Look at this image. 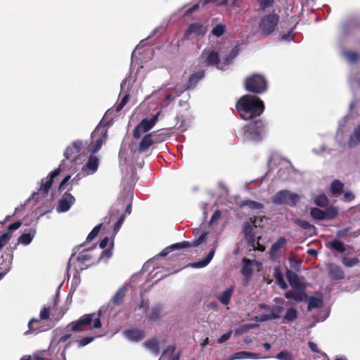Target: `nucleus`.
<instances>
[{
	"label": "nucleus",
	"instance_id": "obj_18",
	"mask_svg": "<svg viewBox=\"0 0 360 360\" xmlns=\"http://www.w3.org/2000/svg\"><path fill=\"white\" fill-rule=\"evenodd\" d=\"M98 165V158L94 155H91L86 163L82 167V174L84 176H89L94 174L96 172Z\"/></svg>",
	"mask_w": 360,
	"mask_h": 360
},
{
	"label": "nucleus",
	"instance_id": "obj_42",
	"mask_svg": "<svg viewBox=\"0 0 360 360\" xmlns=\"http://www.w3.org/2000/svg\"><path fill=\"white\" fill-rule=\"evenodd\" d=\"M6 259L5 263V269L0 273V279L3 278L4 276L11 270L12 266V257L10 255H6Z\"/></svg>",
	"mask_w": 360,
	"mask_h": 360
},
{
	"label": "nucleus",
	"instance_id": "obj_58",
	"mask_svg": "<svg viewBox=\"0 0 360 360\" xmlns=\"http://www.w3.org/2000/svg\"><path fill=\"white\" fill-rule=\"evenodd\" d=\"M355 196L351 191H346L343 195V200L345 202H351L354 199Z\"/></svg>",
	"mask_w": 360,
	"mask_h": 360
},
{
	"label": "nucleus",
	"instance_id": "obj_46",
	"mask_svg": "<svg viewBox=\"0 0 360 360\" xmlns=\"http://www.w3.org/2000/svg\"><path fill=\"white\" fill-rule=\"evenodd\" d=\"M101 226H102V224H100L96 226L93 229V230L89 233V234L86 237V241L87 242H89V241L92 240L93 239H94L97 236V235L98 234V233L100 231Z\"/></svg>",
	"mask_w": 360,
	"mask_h": 360
},
{
	"label": "nucleus",
	"instance_id": "obj_1",
	"mask_svg": "<svg viewBox=\"0 0 360 360\" xmlns=\"http://www.w3.org/2000/svg\"><path fill=\"white\" fill-rule=\"evenodd\" d=\"M236 108L242 119L248 120L259 116L264 110V105L259 98L245 95L238 101Z\"/></svg>",
	"mask_w": 360,
	"mask_h": 360
},
{
	"label": "nucleus",
	"instance_id": "obj_11",
	"mask_svg": "<svg viewBox=\"0 0 360 360\" xmlns=\"http://www.w3.org/2000/svg\"><path fill=\"white\" fill-rule=\"evenodd\" d=\"M161 111L159 110L156 114L152 115L150 118H145L137 125L134 131V137L139 139L143 133L150 130L156 124Z\"/></svg>",
	"mask_w": 360,
	"mask_h": 360
},
{
	"label": "nucleus",
	"instance_id": "obj_63",
	"mask_svg": "<svg viewBox=\"0 0 360 360\" xmlns=\"http://www.w3.org/2000/svg\"><path fill=\"white\" fill-rule=\"evenodd\" d=\"M200 8V4L199 3L198 4H195V5H193V6H191L190 8H188L186 13H185V15H191V13H193V12H195L196 11L199 10Z\"/></svg>",
	"mask_w": 360,
	"mask_h": 360
},
{
	"label": "nucleus",
	"instance_id": "obj_7",
	"mask_svg": "<svg viewBox=\"0 0 360 360\" xmlns=\"http://www.w3.org/2000/svg\"><path fill=\"white\" fill-rule=\"evenodd\" d=\"M245 88L248 91L262 94L266 91L267 89V83L262 75L255 74L248 77L245 79Z\"/></svg>",
	"mask_w": 360,
	"mask_h": 360
},
{
	"label": "nucleus",
	"instance_id": "obj_6",
	"mask_svg": "<svg viewBox=\"0 0 360 360\" xmlns=\"http://www.w3.org/2000/svg\"><path fill=\"white\" fill-rule=\"evenodd\" d=\"M262 220V217H255L254 220L250 218V221L246 222L243 226V231L249 243L254 249H257L262 252L265 250V247L259 244V238H257V240H255V238L252 233V229L253 227H257L258 226H260Z\"/></svg>",
	"mask_w": 360,
	"mask_h": 360
},
{
	"label": "nucleus",
	"instance_id": "obj_34",
	"mask_svg": "<svg viewBox=\"0 0 360 360\" xmlns=\"http://www.w3.org/2000/svg\"><path fill=\"white\" fill-rule=\"evenodd\" d=\"M297 317V312L295 309L290 307L287 309L285 315L283 316L282 323H288L295 321Z\"/></svg>",
	"mask_w": 360,
	"mask_h": 360
},
{
	"label": "nucleus",
	"instance_id": "obj_57",
	"mask_svg": "<svg viewBox=\"0 0 360 360\" xmlns=\"http://www.w3.org/2000/svg\"><path fill=\"white\" fill-rule=\"evenodd\" d=\"M112 252L110 250H103L98 258V261L101 260L104 257L108 259L112 256Z\"/></svg>",
	"mask_w": 360,
	"mask_h": 360
},
{
	"label": "nucleus",
	"instance_id": "obj_32",
	"mask_svg": "<svg viewBox=\"0 0 360 360\" xmlns=\"http://www.w3.org/2000/svg\"><path fill=\"white\" fill-rule=\"evenodd\" d=\"M146 348L150 350L154 354H159L160 347H159V342L156 338H152L146 341L143 343Z\"/></svg>",
	"mask_w": 360,
	"mask_h": 360
},
{
	"label": "nucleus",
	"instance_id": "obj_17",
	"mask_svg": "<svg viewBox=\"0 0 360 360\" xmlns=\"http://www.w3.org/2000/svg\"><path fill=\"white\" fill-rule=\"evenodd\" d=\"M82 142L81 141H75L69 145L65 152L64 156L66 159L75 161L79 156V152L82 147Z\"/></svg>",
	"mask_w": 360,
	"mask_h": 360
},
{
	"label": "nucleus",
	"instance_id": "obj_55",
	"mask_svg": "<svg viewBox=\"0 0 360 360\" xmlns=\"http://www.w3.org/2000/svg\"><path fill=\"white\" fill-rule=\"evenodd\" d=\"M124 218H125V215L122 214L120 217L118 221L116 222V224H115V226H114V232H115V233H117L119 231L120 227L122 226V224H123Z\"/></svg>",
	"mask_w": 360,
	"mask_h": 360
},
{
	"label": "nucleus",
	"instance_id": "obj_27",
	"mask_svg": "<svg viewBox=\"0 0 360 360\" xmlns=\"http://www.w3.org/2000/svg\"><path fill=\"white\" fill-rule=\"evenodd\" d=\"M155 133L148 134L141 140L139 150L140 152H144L148 149V148L155 142V141L153 139Z\"/></svg>",
	"mask_w": 360,
	"mask_h": 360
},
{
	"label": "nucleus",
	"instance_id": "obj_39",
	"mask_svg": "<svg viewBox=\"0 0 360 360\" xmlns=\"http://www.w3.org/2000/svg\"><path fill=\"white\" fill-rule=\"evenodd\" d=\"M328 247L336 250L338 252H343L345 250L344 243L338 240H334L330 243H328Z\"/></svg>",
	"mask_w": 360,
	"mask_h": 360
},
{
	"label": "nucleus",
	"instance_id": "obj_23",
	"mask_svg": "<svg viewBox=\"0 0 360 360\" xmlns=\"http://www.w3.org/2000/svg\"><path fill=\"white\" fill-rule=\"evenodd\" d=\"M328 270L329 276L333 280H340L344 278L345 274L342 269L334 264H330L328 265Z\"/></svg>",
	"mask_w": 360,
	"mask_h": 360
},
{
	"label": "nucleus",
	"instance_id": "obj_61",
	"mask_svg": "<svg viewBox=\"0 0 360 360\" xmlns=\"http://www.w3.org/2000/svg\"><path fill=\"white\" fill-rule=\"evenodd\" d=\"M293 36V28L291 29L287 34L281 36V39L283 41H290L292 39Z\"/></svg>",
	"mask_w": 360,
	"mask_h": 360
},
{
	"label": "nucleus",
	"instance_id": "obj_16",
	"mask_svg": "<svg viewBox=\"0 0 360 360\" xmlns=\"http://www.w3.org/2000/svg\"><path fill=\"white\" fill-rule=\"evenodd\" d=\"M75 197L69 192H65L58 200L56 211L58 213L68 212L71 206L75 203Z\"/></svg>",
	"mask_w": 360,
	"mask_h": 360
},
{
	"label": "nucleus",
	"instance_id": "obj_53",
	"mask_svg": "<svg viewBox=\"0 0 360 360\" xmlns=\"http://www.w3.org/2000/svg\"><path fill=\"white\" fill-rule=\"evenodd\" d=\"M94 339H95L94 337H86V338H84L81 339L79 341V347L86 346L88 344L91 343V342H93L94 340Z\"/></svg>",
	"mask_w": 360,
	"mask_h": 360
},
{
	"label": "nucleus",
	"instance_id": "obj_60",
	"mask_svg": "<svg viewBox=\"0 0 360 360\" xmlns=\"http://www.w3.org/2000/svg\"><path fill=\"white\" fill-rule=\"evenodd\" d=\"M160 313V307H155L153 308L150 318L152 319H156Z\"/></svg>",
	"mask_w": 360,
	"mask_h": 360
},
{
	"label": "nucleus",
	"instance_id": "obj_3",
	"mask_svg": "<svg viewBox=\"0 0 360 360\" xmlns=\"http://www.w3.org/2000/svg\"><path fill=\"white\" fill-rule=\"evenodd\" d=\"M101 310L98 314H84L76 321L72 322L68 325L67 328L74 332H81L84 330V326L89 325L92 321L94 325L92 328H100L102 326L100 315Z\"/></svg>",
	"mask_w": 360,
	"mask_h": 360
},
{
	"label": "nucleus",
	"instance_id": "obj_41",
	"mask_svg": "<svg viewBox=\"0 0 360 360\" xmlns=\"http://www.w3.org/2000/svg\"><path fill=\"white\" fill-rule=\"evenodd\" d=\"M311 217L315 219L326 220V215L323 210L314 207L311 210Z\"/></svg>",
	"mask_w": 360,
	"mask_h": 360
},
{
	"label": "nucleus",
	"instance_id": "obj_38",
	"mask_svg": "<svg viewBox=\"0 0 360 360\" xmlns=\"http://www.w3.org/2000/svg\"><path fill=\"white\" fill-rule=\"evenodd\" d=\"M285 243L286 240L284 238H280L276 243H274L271 248V257H274L277 252L285 245Z\"/></svg>",
	"mask_w": 360,
	"mask_h": 360
},
{
	"label": "nucleus",
	"instance_id": "obj_37",
	"mask_svg": "<svg viewBox=\"0 0 360 360\" xmlns=\"http://www.w3.org/2000/svg\"><path fill=\"white\" fill-rule=\"evenodd\" d=\"M323 304L322 298L320 297H310L308 299V310H311L314 308H320Z\"/></svg>",
	"mask_w": 360,
	"mask_h": 360
},
{
	"label": "nucleus",
	"instance_id": "obj_52",
	"mask_svg": "<svg viewBox=\"0 0 360 360\" xmlns=\"http://www.w3.org/2000/svg\"><path fill=\"white\" fill-rule=\"evenodd\" d=\"M246 205L249 206V207L255 210H259L263 207V205L262 203L249 200L246 202Z\"/></svg>",
	"mask_w": 360,
	"mask_h": 360
},
{
	"label": "nucleus",
	"instance_id": "obj_24",
	"mask_svg": "<svg viewBox=\"0 0 360 360\" xmlns=\"http://www.w3.org/2000/svg\"><path fill=\"white\" fill-rule=\"evenodd\" d=\"M286 276L292 288L304 289L298 276L292 271L288 270Z\"/></svg>",
	"mask_w": 360,
	"mask_h": 360
},
{
	"label": "nucleus",
	"instance_id": "obj_59",
	"mask_svg": "<svg viewBox=\"0 0 360 360\" xmlns=\"http://www.w3.org/2000/svg\"><path fill=\"white\" fill-rule=\"evenodd\" d=\"M221 212L218 210H217L212 214L211 219H210V224H214L220 217H221Z\"/></svg>",
	"mask_w": 360,
	"mask_h": 360
},
{
	"label": "nucleus",
	"instance_id": "obj_50",
	"mask_svg": "<svg viewBox=\"0 0 360 360\" xmlns=\"http://www.w3.org/2000/svg\"><path fill=\"white\" fill-rule=\"evenodd\" d=\"M225 31L224 26L221 25H218L214 27L212 31V34L215 36L220 37L224 34Z\"/></svg>",
	"mask_w": 360,
	"mask_h": 360
},
{
	"label": "nucleus",
	"instance_id": "obj_33",
	"mask_svg": "<svg viewBox=\"0 0 360 360\" xmlns=\"http://www.w3.org/2000/svg\"><path fill=\"white\" fill-rule=\"evenodd\" d=\"M203 77H204L203 71H198V72L194 73L192 75H191L186 89L194 88L195 86V85L197 84V83L201 79H202Z\"/></svg>",
	"mask_w": 360,
	"mask_h": 360
},
{
	"label": "nucleus",
	"instance_id": "obj_20",
	"mask_svg": "<svg viewBox=\"0 0 360 360\" xmlns=\"http://www.w3.org/2000/svg\"><path fill=\"white\" fill-rule=\"evenodd\" d=\"M175 345L167 346L162 352L159 360H179L180 352L174 354Z\"/></svg>",
	"mask_w": 360,
	"mask_h": 360
},
{
	"label": "nucleus",
	"instance_id": "obj_49",
	"mask_svg": "<svg viewBox=\"0 0 360 360\" xmlns=\"http://www.w3.org/2000/svg\"><path fill=\"white\" fill-rule=\"evenodd\" d=\"M342 262L346 266L352 267L358 263V259L356 258L343 257Z\"/></svg>",
	"mask_w": 360,
	"mask_h": 360
},
{
	"label": "nucleus",
	"instance_id": "obj_35",
	"mask_svg": "<svg viewBox=\"0 0 360 360\" xmlns=\"http://www.w3.org/2000/svg\"><path fill=\"white\" fill-rule=\"evenodd\" d=\"M344 184L339 180H334L330 185V191L334 195H339L343 191Z\"/></svg>",
	"mask_w": 360,
	"mask_h": 360
},
{
	"label": "nucleus",
	"instance_id": "obj_29",
	"mask_svg": "<svg viewBox=\"0 0 360 360\" xmlns=\"http://www.w3.org/2000/svg\"><path fill=\"white\" fill-rule=\"evenodd\" d=\"M256 263L255 260H250L247 258L243 259V268L241 269L242 274L248 279L252 274V264Z\"/></svg>",
	"mask_w": 360,
	"mask_h": 360
},
{
	"label": "nucleus",
	"instance_id": "obj_14",
	"mask_svg": "<svg viewBox=\"0 0 360 360\" xmlns=\"http://www.w3.org/2000/svg\"><path fill=\"white\" fill-rule=\"evenodd\" d=\"M279 20V16L276 13H271L263 17L259 22V28L264 34H269L274 30Z\"/></svg>",
	"mask_w": 360,
	"mask_h": 360
},
{
	"label": "nucleus",
	"instance_id": "obj_26",
	"mask_svg": "<svg viewBox=\"0 0 360 360\" xmlns=\"http://www.w3.org/2000/svg\"><path fill=\"white\" fill-rule=\"evenodd\" d=\"M215 250H216V245H214L210 250V252L208 253V255H207V257L205 259H203L200 261H198L197 262L191 263L190 264V266L193 268H197V269L203 268V267L206 266L207 265H208V264L212 259V258L214 255V253H215Z\"/></svg>",
	"mask_w": 360,
	"mask_h": 360
},
{
	"label": "nucleus",
	"instance_id": "obj_22",
	"mask_svg": "<svg viewBox=\"0 0 360 360\" xmlns=\"http://www.w3.org/2000/svg\"><path fill=\"white\" fill-rule=\"evenodd\" d=\"M205 31L206 28L203 25L200 23H193L188 27L184 35L186 38H188L191 34H203L205 32Z\"/></svg>",
	"mask_w": 360,
	"mask_h": 360
},
{
	"label": "nucleus",
	"instance_id": "obj_5",
	"mask_svg": "<svg viewBox=\"0 0 360 360\" xmlns=\"http://www.w3.org/2000/svg\"><path fill=\"white\" fill-rule=\"evenodd\" d=\"M283 309L282 306L274 305L272 307L266 304L259 305V315L256 316L254 320L257 322H264L270 320L278 319Z\"/></svg>",
	"mask_w": 360,
	"mask_h": 360
},
{
	"label": "nucleus",
	"instance_id": "obj_64",
	"mask_svg": "<svg viewBox=\"0 0 360 360\" xmlns=\"http://www.w3.org/2000/svg\"><path fill=\"white\" fill-rule=\"evenodd\" d=\"M21 226V222L20 221H15L11 224H10L8 226V232H11V231H13L15 230H17L18 229H19Z\"/></svg>",
	"mask_w": 360,
	"mask_h": 360
},
{
	"label": "nucleus",
	"instance_id": "obj_45",
	"mask_svg": "<svg viewBox=\"0 0 360 360\" xmlns=\"http://www.w3.org/2000/svg\"><path fill=\"white\" fill-rule=\"evenodd\" d=\"M324 213L326 215V220H329L337 216L338 212L336 207H332L325 210Z\"/></svg>",
	"mask_w": 360,
	"mask_h": 360
},
{
	"label": "nucleus",
	"instance_id": "obj_2",
	"mask_svg": "<svg viewBox=\"0 0 360 360\" xmlns=\"http://www.w3.org/2000/svg\"><path fill=\"white\" fill-rule=\"evenodd\" d=\"M96 245L89 248H84L83 245L75 247L68 263V271L73 267L76 271L86 269L88 264L95 258Z\"/></svg>",
	"mask_w": 360,
	"mask_h": 360
},
{
	"label": "nucleus",
	"instance_id": "obj_9",
	"mask_svg": "<svg viewBox=\"0 0 360 360\" xmlns=\"http://www.w3.org/2000/svg\"><path fill=\"white\" fill-rule=\"evenodd\" d=\"M300 199L297 194L283 190L278 192L272 198V202L276 205H288L293 207L299 202Z\"/></svg>",
	"mask_w": 360,
	"mask_h": 360
},
{
	"label": "nucleus",
	"instance_id": "obj_43",
	"mask_svg": "<svg viewBox=\"0 0 360 360\" xmlns=\"http://www.w3.org/2000/svg\"><path fill=\"white\" fill-rule=\"evenodd\" d=\"M276 358L278 360H293L292 354L288 351H281L276 356Z\"/></svg>",
	"mask_w": 360,
	"mask_h": 360
},
{
	"label": "nucleus",
	"instance_id": "obj_36",
	"mask_svg": "<svg viewBox=\"0 0 360 360\" xmlns=\"http://www.w3.org/2000/svg\"><path fill=\"white\" fill-rule=\"evenodd\" d=\"M126 287L124 285L121 286L117 291L115 292L114 296L112 297V302L115 304H120L122 300L125 295L126 292Z\"/></svg>",
	"mask_w": 360,
	"mask_h": 360
},
{
	"label": "nucleus",
	"instance_id": "obj_51",
	"mask_svg": "<svg viewBox=\"0 0 360 360\" xmlns=\"http://www.w3.org/2000/svg\"><path fill=\"white\" fill-rule=\"evenodd\" d=\"M10 233L7 232L0 236V250L6 245L10 239Z\"/></svg>",
	"mask_w": 360,
	"mask_h": 360
},
{
	"label": "nucleus",
	"instance_id": "obj_54",
	"mask_svg": "<svg viewBox=\"0 0 360 360\" xmlns=\"http://www.w3.org/2000/svg\"><path fill=\"white\" fill-rule=\"evenodd\" d=\"M129 100V94H127L124 95V96L122 98L120 103L117 106V110H120L128 102Z\"/></svg>",
	"mask_w": 360,
	"mask_h": 360
},
{
	"label": "nucleus",
	"instance_id": "obj_4",
	"mask_svg": "<svg viewBox=\"0 0 360 360\" xmlns=\"http://www.w3.org/2000/svg\"><path fill=\"white\" fill-rule=\"evenodd\" d=\"M236 51H232L229 56H227L222 63L219 59L217 52L210 49H205L201 54V58L207 65H216L218 69L224 70L232 60L236 57Z\"/></svg>",
	"mask_w": 360,
	"mask_h": 360
},
{
	"label": "nucleus",
	"instance_id": "obj_62",
	"mask_svg": "<svg viewBox=\"0 0 360 360\" xmlns=\"http://www.w3.org/2000/svg\"><path fill=\"white\" fill-rule=\"evenodd\" d=\"M231 333H232V331L231 330H229V332L223 334L220 338L218 340V342L219 343H223L224 342H226V340H228L231 335Z\"/></svg>",
	"mask_w": 360,
	"mask_h": 360
},
{
	"label": "nucleus",
	"instance_id": "obj_10",
	"mask_svg": "<svg viewBox=\"0 0 360 360\" xmlns=\"http://www.w3.org/2000/svg\"><path fill=\"white\" fill-rule=\"evenodd\" d=\"M50 307H44L39 313V318H32L28 323V330L25 332L24 335H27L32 333H39L44 331L46 328L40 326H34L35 323L41 322L43 320H48L50 316Z\"/></svg>",
	"mask_w": 360,
	"mask_h": 360
},
{
	"label": "nucleus",
	"instance_id": "obj_25",
	"mask_svg": "<svg viewBox=\"0 0 360 360\" xmlns=\"http://www.w3.org/2000/svg\"><path fill=\"white\" fill-rule=\"evenodd\" d=\"M124 336L133 342H139L144 338L143 332L139 329L127 330L124 332Z\"/></svg>",
	"mask_w": 360,
	"mask_h": 360
},
{
	"label": "nucleus",
	"instance_id": "obj_56",
	"mask_svg": "<svg viewBox=\"0 0 360 360\" xmlns=\"http://www.w3.org/2000/svg\"><path fill=\"white\" fill-rule=\"evenodd\" d=\"M202 5L205 6L210 2L215 3L219 6H224L228 4V0H221V1H218L217 0H202Z\"/></svg>",
	"mask_w": 360,
	"mask_h": 360
},
{
	"label": "nucleus",
	"instance_id": "obj_8",
	"mask_svg": "<svg viewBox=\"0 0 360 360\" xmlns=\"http://www.w3.org/2000/svg\"><path fill=\"white\" fill-rule=\"evenodd\" d=\"M244 136L246 139L258 141L264 134V125L262 120H256L243 128Z\"/></svg>",
	"mask_w": 360,
	"mask_h": 360
},
{
	"label": "nucleus",
	"instance_id": "obj_47",
	"mask_svg": "<svg viewBox=\"0 0 360 360\" xmlns=\"http://www.w3.org/2000/svg\"><path fill=\"white\" fill-rule=\"evenodd\" d=\"M295 223L303 229H311L314 231V226L310 224L308 221L302 219H297Z\"/></svg>",
	"mask_w": 360,
	"mask_h": 360
},
{
	"label": "nucleus",
	"instance_id": "obj_31",
	"mask_svg": "<svg viewBox=\"0 0 360 360\" xmlns=\"http://www.w3.org/2000/svg\"><path fill=\"white\" fill-rule=\"evenodd\" d=\"M234 287L231 286L226 289L220 295L217 297L220 302L224 305H228L230 303L231 297L233 293Z\"/></svg>",
	"mask_w": 360,
	"mask_h": 360
},
{
	"label": "nucleus",
	"instance_id": "obj_21",
	"mask_svg": "<svg viewBox=\"0 0 360 360\" xmlns=\"http://www.w3.org/2000/svg\"><path fill=\"white\" fill-rule=\"evenodd\" d=\"M37 233L36 229L34 228L26 229L18 238V243L24 245H28L31 243Z\"/></svg>",
	"mask_w": 360,
	"mask_h": 360
},
{
	"label": "nucleus",
	"instance_id": "obj_48",
	"mask_svg": "<svg viewBox=\"0 0 360 360\" xmlns=\"http://www.w3.org/2000/svg\"><path fill=\"white\" fill-rule=\"evenodd\" d=\"M275 278L277 284L279 285V287L282 289H286L287 288V284L283 278L282 275L280 273H276Z\"/></svg>",
	"mask_w": 360,
	"mask_h": 360
},
{
	"label": "nucleus",
	"instance_id": "obj_15",
	"mask_svg": "<svg viewBox=\"0 0 360 360\" xmlns=\"http://www.w3.org/2000/svg\"><path fill=\"white\" fill-rule=\"evenodd\" d=\"M61 171H62V169H61V165H59V167L57 169H54L53 171H52L50 173L49 176L42 179L41 181V185H40V187L39 189V193H37V195H39V193H41L42 195L47 194L50 188L52 186L53 179L55 177L58 176L60 174V173L61 172Z\"/></svg>",
	"mask_w": 360,
	"mask_h": 360
},
{
	"label": "nucleus",
	"instance_id": "obj_30",
	"mask_svg": "<svg viewBox=\"0 0 360 360\" xmlns=\"http://www.w3.org/2000/svg\"><path fill=\"white\" fill-rule=\"evenodd\" d=\"M360 143V124L354 129L348 140V146L354 148Z\"/></svg>",
	"mask_w": 360,
	"mask_h": 360
},
{
	"label": "nucleus",
	"instance_id": "obj_12",
	"mask_svg": "<svg viewBox=\"0 0 360 360\" xmlns=\"http://www.w3.org/2000/svg\"><path fill=\"white\" fill-rule=\"evenodd\" d=\"M107 138V129L101 122L96 129L91 133L92 140H95V145L89 148L91 153H95L101 148Z\"/></svg>",
	"mask_w": 360,
	"mask_h": 360
},
{
	"label": "nucleus",
	"instance_id": "obj_13",
	"mask_svg": "<svg viewBox=\"0 0 360 360\" xmlns=\"http://www.w3.org/2000/svg\"><path fill=\"white\" fill-rule=\"evenodd\" d=\"M206 236H207V233H204L201 234L200 236L198 239L193 240V242L184 241L182 243H174V244L165 248L159 254V256L165 257L172 251L178 250L180 248L196 247V246L200 245L205 240Z\"/></svg>",
	"mask_w": 360,
	"mask_h": 360
},
{
	"label": "nucleus",
	"instance_id": "obj_44",
	"mask_svg": "<svg viewBox=\"0 0 360 360\" xmlns=\"http://www.w3.org/2000/svg\"><path fill=\"white\" fill-rule=\"evenodd\" d=\"M314 202L316 205L320 207H325L328 204V198L325 195H319L316 196L314 199Z\"/></svg>",
	"mask_w": 360,
	"mask_h": 360
},
{
	"label": "nucleus",
	"instance_id": "obj_19",
	"mask_svg": "<svg viewBox=\"0 0 360 360\" xmlns=\"http://www.w3.org/2000/svg\"><path fill=\"white\" fill-rule=\"evenodd\" d=\"M285 297L295 302H302L307 300V295L305 289L292 288V290L285 292Z\"/></svg>",
	"mask_w": 360,
	"mask_h": 360
},
{
	"label": "nucleus",
	"instance_id": "obj_40",
	"mask_svg": "<svg viewBox=\"0 0 360 360\" xmlns=\"http://www.w3.org/2000/svg\"><path fill=\"white\" fill-rule=\"evenodd\" d=\"M342 56L349 63H355L359 58V54L352 51H344Z\"/></svg>",
	"mask_w": 360,
	"mask_h": 360
},
{
	"label": "nucleus",
	"instance_id": "obj_28",
	"mask_svg": "<svg viewBox=\"0 0 360 360\" xmlns=\"http://www.w3.org/2000/svg\"><path fill=\"white\" fill-rule=\"evenodd\" d=\"M261 359L259 355L257 353H252L249 352H239L233 354L231 356L229 360H236V359Z\"/></svg>",
	"mask_w": 360,
	"mask_h": 360
}]
</instances>
